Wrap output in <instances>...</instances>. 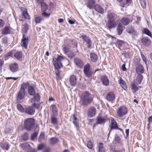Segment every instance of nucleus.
Masks as SVG:
<instances>
[{
    "label": "nucleus",
    "mask_w": 152,
    "mask_h": 152,
    "mask_svg": "<svg viewBox=\"0 0 152 152\" xmlns=\"http://www.w3.org/2000/svg\"><path fill=\"white\" fill-rule=\"evenodd\" d=\"M0 147L3 149L8 150L10 148L9 144L7 143H1L0 144Z\"/></svg>",
    "instance_id": "ea45409f"
},
{
    "label": "nucleus",
    "mask_w": 152,
    "mask_h": 152,
    "mask_svg": "<svg viewBox=\"0 0 152 152\" xmlns=\"http://www.w3.org/2000/svg\"><path fill=\"white\" fill-rule=\"evenodd\" d=\"M77 78L74 75H72L69 78V81L71 86H74L77 83Z\"/></svg>",
    "instance_id": "aec40b11"
},
{
    "label": "nucleus",
    "mask_w": 152,
    "mask_h": 152,
    "mask_svg": "<svg viewBox=\"0 0 152 152\" xmlns=\"http://www.w3.org/2000/svg\"><path fill=\"white\" fill-rule=\"evenodd\" d=\"M61 66H59V67H55V72L56 75L58 77V78L60 77V72L58 70L59 69H60Z\"/></svg>",
    "instance_id": "3c124183"
},
{
    "label": "nucleus",
    "mask_w": 152,
    "mask_h": 152,
    "mask_svg": "<svg viewBox=\"0 0 152 152\" xmlns=\"http://www.w3.org/2000/svg\"><path fill=\"white\" fill-rule=\"evenodd\" d=\"M28 29V25H25L24 26V31L25 33H26Z\"/></svg>",
    "instance_id": "e2e57ef3"
},
{
    "label": "nucleus",
    "mask_w": 152,
    "mask_h": 152,
    "mask_svg": "<svg viewBox=\"0 0 152 152\" xmlns=\"http://www.w3.org/2000/svg\"><path fill=\"white\" fill-rule=\"evenodd\" d=\"M10 28L6 26L3 28L1 30V34L3 35H7L10 33Z\"/></svg>",
    "instance_id": "b1692460"
},
{
    "label": "nucleus",
    "mask_w": 152,
    "mask_h": 152,
    "mask_svg": "<svg viewBox=\"0 0 152 152\" xmlns=\"http://www.w3.org/2000/svg\"><path fill=\"white\" fill-rule=\"evenodd\" d=\"M143 32L145 34L147 35L150 37H152V34L151 31L149 29L147 28H144L143 31Z\"/></svg>",
    "instance_id": "c03bdc74"
},
{
    "label": "nucleus",
    "mask_w": 152,
    "mask_h": 152,
    "mask_svg": "<svg viewBox=\"0 0 152 152\" xmlns=\"http://www.w3.org/2000/svg\"><path fill=\"white\" fill-rule=\"evenodd\" d=\"M119 81V83L120 84V86L124 90H126L127 88V87L126 85L125 81L123 80L122 78L121 77H120Z\"/></svg>",
    "instance_id": "c85d7f7f"
},
{
    "label": "nucleus",
    "mask_w": 152,
    "mask_h": 152,
    "mask_svg": "<svg viewBox=\"0 0 152 152\" xmlns=\"http://www.w3.org/2000/svg\"><path fill=\"white\" fill-rule=\"evenodd\" d=\"M14 56L16 59L20 60L22 58V52L21 51L17 52L14 54Z\"/></svg>",
    "instance_id": "c9c22d12"
},
{
    "label": "nucleus",
    "mask_w": 152,
    "mask_h": 152,
    "mask_svg": "<svg viewBox=\"0 0 152 152\" xmlns=\"http://www.w3.org/2000/svg\"><path fill=\"white\" fill-rule=\"evenodd\" d=\"M117 126L118 124L116 121H115V120L113 118H111V123L110 125V131L109 134L110 132L113 129H116L117 128Z\"/></svg>",
    "instance_id": "a211bd4d"
},
{
    "label": "nucleus",
    "mask_w": 152,
    "mask_h": 152,
    "mask_svg": "<svg viewBox=\"0 0 152 152\" xmlns=\"http://www.w3.org/2000/svg\"><path fill=\"white\" fill-rule=\"evenodd\" d=\"M28 134L26 132H25L24 133L22 139L23 140L26 141L28 139Z\"/></svg>",
    "instance_id": "603ef678"
},
{
    "label": "nucleus",
    "mask_w": 152,
    "mask_h": 152,
    "mask_svg": "<svg viewBox=\"0 0 152 152\" xmlns=\"http://www.w3.org/2000/svg\"><path fill=\"white\" fill-rule=\"evenodd\" d=\"M38 133L36 132L33 133L31 137V140H34L35 139H36Z\"/></svg>",
    "instance_id": "8fccbe9b"
},
{
    "label": "nucleus",
    "mask_w": 152,
    "mask_h": 152,
    "mask_svg": "<svg viewBox=\"0 0 152 152\" xmlns=\"http://www.w3.org/2000/svg\"><path fill=\"white\" fill-rule=\"evenodd\" d=\"M9 68L12 72H15L18 70V65L17 63H12L9 65Z\"/></svg>",
    "instance_id": "2eb2a0df"
},
{
    "label": "nucleus",
    "mask_w": 152,
    "mask_h": 152,
    "mask_svg": "<svg viewBox=\"0 0 152 152\" xmlns=\"http://www.w3.org/2000/svg\"><path fill=\"white\" fill-rule=\"evenodd\" d=\"M28 94L31 96H34L33 98L30 99L31 102H33L35 99L36 101L40 100V97L39 94H36L35 87L32 86H29L28 87Z\"/></svg>",
    "instance_id": "f03ea898"
},
{
    "label": "nucleus",
    "mask_w": 152,
    "mask_h": 152,
    "mask_svg": "<svg viewBox=\"0 0 152 152\" xmlns=\"http://www.w3.org/2000/svg\"><path fill=\"white\" fill-rule=\"evenodd\" d=\"M87 146L89 148L92 149L94 146L93 144L91 141H88L87 142Z\"/></svg>",
    "instance_id": "de8ad7c7"
},
{
    "label": "nucleus",
    "mask_w": 152,
    "mask_h": 152,
    "mask_svg": "<svg viewBox=\"0 0 152 152\" xmlns=\"http://www.w3.org/2000/svg\"><path fill=\"white\" fill-rule=\"evenodd\" d=\"M81 37L83 40L86 43L88 48L90 49L92 48V41L89 37L86 35H82Z\"/></svg>",
    "instance_id": "1a4fd4ad"
},
{
    "label": "nucleus",
    "mask_w": 152,
    "mask_h": 152,
    "mask_svg": "<svg viewBox=\"0 0 152 152\" xmlns=\"http://www.w3.org/2000/svg\"><path fill=\"white\" fill-rule=\"evenodd\" d=\"M106 98L107 101L113 102L115 99V95L113 92H110L107 94Z\"/></svg>",
    "instance_id": "9b49d317"
},
{
    "label": "nucleus",
    "mask_w": 152,
    "mask_h": 152,
    "mask_svg": "<svg viewBox=\"0 0 152 152\" xmlns=\"http://www.w3.org/2000/svg\"><path fill=\"white\" fill-rule=\"evenodd\" d=\"M29 86H30V83L28 82H27L26 83H23L21 85V88H23L25 89V88H26Z\"/></svg>",
    "instance_id": "09e8293b"
},
{
    "label": "nucleus",
    "mask_w": 152,
    "mask_h": 152,
    "mask_svg": "<svg viewBox=\"0 0 152 152\" xmlns=\"http://www.w3.org/2000/svg\"><path fill=\"white\" fill-rule=\"evenodd\" d=\"M130 20L127 17H124L122 18L121 20V22L122 24L124 26L128 25L130 22Z\"/></svg>",
    "instance_id": "c756f323"
},
{
    "label": "nucleus",
    "mask_w": 152,
    "mask_h": 152,
    "mask_svg": "<svg viewBox=\"0 0 152 152\" xmlns=\"http://www.w3.org/2000/svg\"><path fill=\"white\" fill-rule=\"evenodd\" d=\"M90 58L91 61L93 62H96L98 58V57L95 53H92L90 54Z\"/></svg>",
    "instance_id": "393cba45"
},
{
    "label": "nucleus",
    "mask_w": 152,
    "mask_h": 152,
    "mask_svg": "<svg viewBox=\"0 0 152 152\" xmlns=\"http://www.w3.org/2000/svg\"><path fill=\"white\" fill-rule=\"evenodd\" d=\"M94 8L95 10L98 13L101 14H103L104 13L103 9L99 5H96Z\"/></svg>",
    "instance_id": "cd10ccee"
},
{
    "label": "nucleus",
    "mask_w": 152,
    "mask_h": 152,
    "mask_svg": "<svg viewBox=\"0 0 152 152\" xmlns=\"http://www.w3.org/2000/svg\"><path fill=\"white\" fill-rule=\"evenodd\" d=\"M29 39L28 37L24 34H23L21 41V46L26 49L28 43Z\"/></svg>",
    "instance_id": "6e6552de"
},
{
    "label": "nucleus",
    "mask_w": 152,
    "mask_h": 152,
    "mask_svg": "<svg viewBox=\"0 0 152 152\" xmlns=\"http://www.w3.org/2000/svg\"><path fill=\"white\" fill-rule=\"evenodd\" d=\"M4 25V22L1 19H0V28H1Z\"/></svg>",
    "instance_id": "680f3d73"
},
{
    "label": "nucleus",
    "mask_w": 152,
    "mask_h": 152,
    "mask_svg": "<svg viewBox=\"0 0 152 152\" xmlns=\"http://www.w3.org/2000/svg\"><path fill=\"white\" fill-rule=\"evenodd\" d=\"M11 132V129L10 128H7L4 130V132L6 134H10Z\"/></svg>",
    "instance_id": "bf43d9fd"
},
{
    "label": "nucleus",
    "mask_w": 152,
    "mask_h": 152,
    "mask_svg": "<svg viewBox=\"0 0 152 152\" xmlns=\"http://www.w3.org/2000/svg\"><path fill=\"white\" fill-rule=\"evenodd\" d=\"M21 146L23 149L25 150L30 146V145L27 143H25L22 144Z\"/></svg>",
    "instance_id": "864d4df0"
},
{
    "label": "nucleus",
    "mask_w": 152,
    "mask_h": 152,
    "mask_svg": "<svg viewBox=\"0 0 152 152\" xmlns=\"http://www.w3.org/2000/svg\"><path fill=\"white\" fill-rule=\"evenodd\" d=\"M64 57L61 56H58L57 58L54 57L53 58V62L55 67H59V66H62L61 63L62 60L64 59Z\"/></svg>",
    "instance_id": "39448f33"
},
{
    "label": "nucleus",
    "mask_w": 152,
    "mask_h": 152,
    "mask_svg": "<svg viewBox=\"0 0 152 152\" xmlns=\"http://www.w3.org/2000/svg\"><path fill=\"white\" fill-rule=\"evenodd\" d=\"M101 80L103 85L106 86H108L109 85V80L106 76H102L101 77Z\"/></svg>",
    "instance_id": "f3484780"
},
{
    "label": "nucleus",
    "mask_w": 152,
    "mask_h": 152,
    "mask_svg": "<svg viewBox=\"0 0 152 152\" xmlns=\"http://www.w3.org/2000/svg\"><path fill=\"white\" fill-rule=\"evenodd\" d=\"M77 119L75 115L74 114L72 115L70 117V121H76L77 120Z\"/></svg>",
    "instance_id": "13d9d810"
},
{
    "label": "nucleus",
    "mask_w": 152,
    "mask_h": 152,
    "mask_svg": "<svg viewBox=\"0 0 152 152\" xmlns=\"http://www.w3.org/2000/svg\"><path fill=\"white\" fill-rule=\"evenodd\" d=\"M96 2L94 0H89L87 4V7L90 9H93L96 5Z\"/></svg>",
    "instance_id": "4be33fe9"
},
{
    "label": "nucleus",
    "mask_w": 152,
    "mask_h": 152,
    "mask_svg": "<svg viewBox=\"0 0 152 152\" xmlns=\"http://www.w3.org/2000/svg\"><path fill=\"white\" fill-rule=\"evenodd\" d=\"M42 15L45 17L48 18L49 17L50 15V14L47 13L45 12H44L42 13Z\"/></svg>",
    "instance_id": "69168bd1"
},
{
    "label": "nucleus",
    "mask_w": 152,
    "mask_h": 152,
    "mask_svg": "<svg viewBox=\"0 0 152 152\" xmlns=\"http://www.w3.org/2000/svg\"><path fill=\"white\" fill-rule=\"evenodd\" d=\"M39 101V100L37 101L35 99H34L33 102H31L33 103L32 104V107H34L37 109H39L40 108V103H36V102H38Z\"/></svg>",
    "instance_id": "f704fd0d"
},
{
    "label": "nucleus",
    "mask_w": 152,
    "mask_h": 152,
    "mask_svg": "<svg viewBox=\"0 0 152 152\" xmlns=\"http://www.w3.org/2000/svg\"><path fill=\"white\" fill-rule=\"evenodd\" d=\"M74 62L75 65L80 68H82L84 64L83 61L78 58H75Z\"/></svg>",
    "instance_id": "4468645a"
},
{
    "label": "nucleus",
    "mask_w": 152,
    "mask_h": 152,
    "mask_svg": "<svg viewBox=\"0 0 152 152\" xmlns=\"http://www.w3.org/2000/svg\"><path fill=\"white\" fill-rule=\"evenodd\" d=\"M43 20V18L41 16L36 15L34 16V21L37 24L40 23Z\"/></svg>",
    "instance_id": "473e14b6"
},
{
    "label": "nucleus",
    "mask_w": 152,
    "mask_h": 152,
    "mask_svg": "<svg viewBox=\"0 0 152 152\" xmlns=\"http://www.w3.org/2000/svg\"><path fill=\"white\" fill-rule=\"evenodd\" d=\"M96 114V109L94 107H90L88 110V116L89 118L94 117Z\"/></svg>",
    "instance_id": "9d476101"
},
{
    "label": "nucleus",
    "mask_w": 152,
    "mask_h": 152,
    "mask_svg": "<svg viewBox=\"0 0 152 152\" xmlns=\"http://www.w3.org/2000/svg\"><path fill=\"white\" fill-rule=\"evenodd\" d=\"M51 123L54 124H56L57 122V120L54 115H52L51 118Z\"/></svg>",
    "instance_id": "a18cd8bd"
},
{
    "label": "nucleus",
    "mask_w": 152,
    "mask_h": 152,
    "mask_svg": "<svg viewBox=\"0 0 152 152\" xmlns=\"http://www.w3.org/2000/svg\"><path fill=\"white\" fill-rule=\"evenodd\" d=\"M1 42L3 44L7 45L8 43L7 37H5L3 38L2 39Z\"/></svg>",
    "instance_id": "49530a36"
},
{
    "label": "nucleus",
    "mask_w": 152,
    "mask_h": 152,
    "mask_svg": "<svg viewBox=\"0 0 152 152\" xmlns=\"http://www.w3.org/2000/svg\"><path fill=\"white\" fill-rule=\"evenodd\" d=\"M116 26V21L109 20H108L106 25L107 27L109 29L115 28Z\"/></svg>",
    "instance_id": "f8f14e48"
},
{
    "label": "nucleus",
    "mask_w": 152,
    "mask_h": 152,
    "mask_svg": "<svg viewBox=\"0 0 152 152\" xmlns=\"http://www.w3.org/2000/svg\"><path fill=\"white\" fill-rule=\"evenodd\" d=\"M72 44L73 45L76 46V47L77 46V42L76 40L75 39L72 40Z\"/></svg>",
    "instance_id": "338daca9"
},
{
    "label": "nucleus",
    "mask_w": 152,
    "mask_h": 152,
    "mask_svg": "<svg viewBox=\"0 0 152 152\" xmlns=\"http://www.w3.org/2000/svg\"><path fill=\"white\" fill-rule=\"evenodd\" d=\"M59 142L58 139L56 137H53L50 139L49 143L51 145L56 144Z\"/></svg>",
    "instance_id": "a878e982"
},
{
    "label": "nucleus",
    "mask_w": 152,
    "mask_h": 152,
    "mask_svg": "<svg viewBox=\"0 0 152 152\" xmlns=\"http://www.w3.org/2000/svg\"><path fill=\"white\" fill-rule=\"evenodd\" d=\"M111 152H122L121 150H116L114 148H112L111 149Z\"/></svg>",
    "instance_id": "774afa93"
},
{
    "label": "nucleus",
    "mask_w": 152,
    "mask_h": 152,
    "mask_svg": "<svg viewBox=\"0 0 152 152\" xmlns=\"http://www.w3.org/2000/svg\"><path fill=\"white\" fill-rule=\"evenodd\" d=\"M22 15L25 19L28 20H30V16L27 12V9H26L23 11L22 12Z\"/></svg>",
    "instance_id": "58836bf2"
},
{
    "label": "nucleus",
    "mask_w": 152,
    "mask_h": 152,
    "mask_svg": "<svg viewBox=\"0 0 152 152\" xmlns=\"http://www.w3.org/2000/svg\"><path fill=\"white\" fill-rule=\"evenodd\" d=\"M141 55L142 57V58L143 61L145 62V64L147 66V59L144 55L141 52Z\"/></svg>",
    "instance_id": "5fc2aeb1"
},
{
    "label": "nucleus",
    "mask_w": 152,
    "mask_h": 152,
    "mask_svg": "<svg viewBox=\"0 0 152 152\" xmlns=\"http://www.w3.org/2000/svg\"><path fill=\"white\" fill-rule=\"evenodd\" d=\"M142 43L145 46H148L151 43L150 39L147 37H144L141 39Z\"/></svg>",
    "instance_id": "dca6fc26"
},
{
    "label": "nucleus",
    "mask_w": 152,
    "mask_h": 152,
    "mask_svg": "<svg viewBox=\"0 0 152 152\" xmlns=\"http://www.w3.org/2000/svg\"><path fill=\"white\" fill-rule=\"evenodd\" d=\"M35 112L34 108L32 107L29 106L25 108L24 113L30 115H33L34 114Z\"/></svg>",
    "instance_id": "ddd939ff"
},
{
    "label": "nucleus",
    "mask_w": 152,
    "mask_h": 152,
    "mask_svg": "<svg viewBox=\"0 0 152 152\" xmlns=\"http://www.w3.org/2000/svg\"><path fill=\"white\" fill-rule=\"evenodd\" d=\"M13 53L12 52H10L7 53L5 55V56L6 58H7L9 57L12 56V55Z\"/></svg>",
    "instance_id": "0e129e2a"
},
{
    "label": "nucleus",
    "mask_w": 152,
    "mask_h": 152,
    "mask_svg": "<svg viewBox=\"0 0 152 152\" xmlns=\"http://www.w3.org/2000/svg\"><path fill=\"white\" fill-rule=\"evenodd\" d=\"M116 44L118 46H122L124 44V42L122 40H118Z\"/></svg>",
    "instance_id": "4d7b16f0"
},
{
    "label": "nucleus",
    "mask_w": 152,
    "mask_h": 152,
    "mask_svg": "<svg viewBox=\"0 0 152 152\" xmlns=\"http://www.w3.org/2000/svg\"><path fill=\"white\" fill-rule=\"evenodd\" d=\"M17 107L18 110L20 112L24 113L25 112V109H24L21 104H17Z\"/></svg>",
    "instance_id": "79ce46f5"
},
{
    "label": "nucleus",
    "mask_w": 152,
    "mask_h": 152,
    "mask_svg": "<svg viewBox=\"0 0 152 152\" xmlns=\"http://www.w3.org/2000/svg\"><path fill=\"white\" fill-rule=\"evenodd\" d=\"M142 78L143 76L141 74H138L136 81H135V83L137 85L140 84L142 80Z\"/></svg>",
    "instance_id": "7c9ffc66"
},
{
    "label": "nucleus",
    "mask_w": 152,
    "mask_h": 152,
    "mask_svg": "<svg viewBox=\"0 0 152 152\" xmlns=\"http://www.w3.org/2000/svg\"><path fill=\"white\" fill-rule=\"evenodd\" d=\"M35 119L32 118L26 119L24 122L25 128L28 131H31L34 127Z\"/></svg>",
    "instance_id": "7ed1b4c3"
},
{
    "label": "nucleus",
    "mask_w": 152,
    "mask_h": 152,
    "mask_svg": "<svg viewBox=\"0 0 152 152\" xmlns=\"http://www.w3.org/2000/svg\"><path fill=\"white\" fill-rule=\"evenodd\" d=\"M126 31L129 33H132L134 35H137L138 33L135 31L134 28L132 26H128L126 29Z\"/></svg>",
    "instance_id": "412c9836"
},
{
    "label": "nucleus",
    "mask_w": 152,
    "mask_h": 152,
    "mask_svg": "<svg viewBox=\"0 0 152 152\" xmlns=\"http://www.w3.org/2000/svg\"><path fill=\"white\" fill-rule=\"evenodd\" d=\"M50 109L54 115H56L58 114V109L56 106L54 104L51 105Z\"/></svg>",
    "instance_id": "72a5a7b5"
},
{
    "label": "nucleus",
    "mask_w": 152,
    "mask_h": 152,
    "mask_svg": "<svg viewBox=\"0 0 152 152\" xmlns=\"http://www.w3.org/2000/svg\"><path fill=\"white\" fill-rule=\"evenodd\" d=\"M97 118L96 124H104L106 121V119L104 117L98 116Z\"/></svg>",
    "instance_id": "bb28decb"
},
{
    "label": "nucleus",
    "mask_w": 152,
    "mask_h": 152,
    "mask_svg": "<svg viewBox=\"0 0 152 152\" xmlns=\"http://www.w3.org/2000/svg\"><path fill=\"white\" fill-rule=\"evenodd\" d=\"M117 18V15L113 12H111L108 14L107 16L108 20L116 21Z\"/></svg>",
    "instance_id": "5701e85b"
},
{
    "label": "nucleus",
    "mask_w": 152,
    "mask_h": 152,
    "mask_svg": "<svg viewBox=\"0 0 152 152\" xmlns=\"http://www.w3.org/2000/svg\"><path fill=\"white\" fill-rule=\"evenodd\" d=\"M125 28L123 26L122 24L120 23L118 25L117 27V32L118 35H120L122 33V31Z\"/></svg>",
    "instance_id": "2f4dec72"
},
{
    "label": "nucleus",
    "mask_w": 152,
    "mask_h": 152,
    "mask_svg": "<svg viewBox=\"0 0 152 152\" xmlns=\"http://www.w3.org/2000/svg\"><path fill=\"white\" fill-rule=\"evenodd\" d=\"M25 95V89L23 88H20V89L16 96V100L19 102L23 99Z\"/></svg>",
    "instance_id": "0eeeda50"
},
{
    "label": "nucleus",
    "mask_w": 152,
    "mask_h": 152,
    "mask_svg": "<svg viewBox=\"0 0 152 152\" xmlns=\"http://www.w3.org/2000/svg\"><path fill=\"white\" fill-rule=\"evenodd\" d=\"M144 67L142 65H138L136 68V71L137 74H141L144 72Z\"/></svg>",
    "instance_id": "6ab92c4d"
},
{
    "label": "nucleus",
    "mask_w": 152,
    "mask_h": 152,
    "mask_svg": "<svg viewBox=\"0 0 152 152\" xmlns=\"http://www.w3.org/2000/svg\"><path fill=\"white\" fill-rule=\"evenodd\" d=\"M90 64L87 63L84 66L83 69V72L85 75L89 78L91 77L93 74V72L90 70Z\"/></svg>",
    "instance_id": "423d86ee"
},
{
    "label": "nucleus",
    "mask_w": 152,
    "mask_h": 152,
    "mask_svg": "<svg viewBox=\"0 0 152 152\" xmlns=\"http://www.w3.org/2000/svg\"><path fill=\"white\" fill-rule=\"evenodd\" d=\"M128 113L127 108L124 106H122L119 107L117 110V114L120 118L126 115Z\"/></svg>",
    "instance_id": "20e7f679"
},
{
    "label": "nucleus",
    "mask_w": 152,
    "mask_h": 152,
    "mask_svg": "<svg viewBox=\"0 0 152 152\" xmlns=\"http://www.w3.org/2000/svg\"><path fill=\"white\" fill-rule=\"evenodd\" d=\"M63 49L64 53H68L70 52L71 49L69 45H66V46L63 45L62 46Z\"/></svg>",
    "instance_id": "4c0bfd02"
},
{
    "label": "nucleus",
    "mask_w": 152,
    "mask_h": 152,
    "mask_svg": "<svg viewBox=\"0 0 152 152\" xmlns=\"http://www.w3.org/2000/svg\"><path fill=\"white\" fill-rule=\"evenodd\" d=\"M44 147V145L43 144H40L38 146V150H40L42 149Z\"/></svg>",
    "instance_id": "052dcab7"
},
{
    "label": "nucleus",
    "mask_w": 152,
    "mask_h": 152,
    "mask_svg": "<svg viewBox=\"0 0 152 152\" xmlns=\"http://www.w3.org/2000/svg\"><path fill=\"white\" fill-rule=\"evenodd\" d=\"M82 104L83 106H87L90 104L93 100L91 94L88 92L83 93L81 95Z\"/></svg>",
    "instance_id": "f257e3e1"
},
{
    "label": "nucleus",
    "mask_w": 152,
    "mask_h": 152,
    "mask_svg": "<svg viewBox=\"0 0 152 152\" xmlns=\"http://www.w3.org/2000/svg\"><path fill=\"white\" fill-rule=\"evenodd\" d=\"M98 147L99 152H105V150L103 146V144L102 143H100Z\"/></svg>",
    "instance_id": "a19ab883"
},
{
    "label": "nucleus",
    "mask_w": 152,
    "mask_h": 152,
    "mask_svg": "<svg viewBox=\"0 0 152 152\" xmlns=\"http://www.w3.org/2000/svg\"><path fill=\"white\" fill-rule=\"evenodd\" d=\"M41 10L42 11L44 12L47 10L48 8V5L45 3L44 2H41Z\"/></svg>",
    "instance_id": "37998d69"
},
{
    "label": "nucleus",
    "mask_w": 152,
    "mask_h": 152,
    "mask_svg": "<svg viewBox=\"0 0 152 152\" xmlns=\"http://www.w3.org/2000/svg\"><path fill=\"white\" fill-rule=\"evenodd\" d=\"M131 89L132 91L134 92H136L139 89V88L134 83H132L130 85Z\"/></svg>",
    "instance_id": "e433bc0d"
},
{
    "label": "nucleus",
    "mask_w": 152,
    "mask_h": 152,
    "mask_svg": "<svg viewBox=\"0 0 152 152\" xmlns=\"http://www.w3.org/2000/svg\"><path fill=\"white\" fill-rule=\"evenodd\" d=\"M45 137V134L43 133H41L39 136L38 139V141L41 142L42 139H44Z\"/></svg>",
    "instance_id": "6e6d98bb"
}]
</instances>
